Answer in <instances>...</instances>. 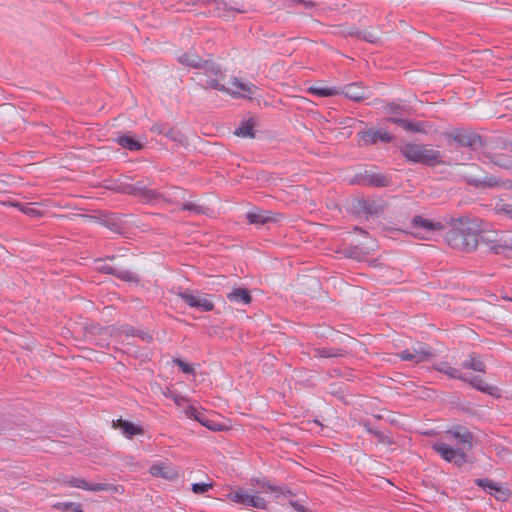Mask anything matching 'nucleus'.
Masks as SVG:
<instances>
[{
    "instance_id": "393cba45",
    "label": "nucleus",
    "mask_w": 512,
    "mask_h": 512,
    "mask_svg": "<svg viewBox=\"0 0 512 512\" xmlns=\"http://www.w3.org/2000/svg\"><path fill=\"white\" fill-rule=\"evenodd\" d=\"M150 474L164 479H173L177 476V472L169 465L164 463L154 464L150 467Z\"/></svg>"
},
{
    "instance_id": "ea45409f",
    "label": "nucleus",
    "mask_w": 512,
    "mask_h": 512,
    "mask_svg": "<svg viewBox=\"0 0 512 512\" xmlns=\"http://www.w3.org/2000/svg\"><path fill=\"white\" fill-rule=\"evenodd\" d=\"M198 422L212 431L220 430V426L216 424L214 421L210 420L204 413L202 414Z\"/></svg>"
},
{
    "instance_id": "e433bc0d",
    "label": "nucleus",
    "mask_w": 512,
    "mask_h": 512,
    "mask_svg": "<svg viewBox=\"0 0 512 512\" xmlns=\"http://www.w3.org/2000/svg\"><path fill=\"white\" fill-rule=\"evenodd\" d=\"M165 136L174 142L183 143L185 141L184 134L176 128H167Z\"/></svg>"
},
{
    "instance_id": "9d476101",
    "label": "nucleus",
    "mask_w": 512,
    "mask_h": 512,
    "mask_svg": "<svg viewBox=\"0 0 512 512\" xmlns=\"http://www.w3.org/2000/svg\"><path fill=\"white\" fill-rule=\"evenodd\" d=\"M402 361H409L414 364L429 361L433 354L426 344H418L411 348H407L398 354Z\"/></svg>"
},
{
    "instance_id": "f8f14e48",
    "label": "nucleus",
    "mask_w": 512,
    "mask_h": 512,
    "mask_svg": "<svg viewBox=\"0 0 512 512\" xmlns=\"http://www.w3.org/2000/svg\"><path fill=\"white\" fill-rule=\"evenodd\" d=\"M209 11L217 17L229 18L236 13H245L243 6H234L226 0H208Z\"/></svg>"
},
{
    "instance_id": "9b49d317",
    "label": "nucleus",
    "mask_w": 512,
    "mask_h": 512,
    "mask_svg": "<svg viewBox=\"0 0 512 512\" xmlns=\"http://www.w3.org/2000/svg\"><path fill=\"white\" fill-rule=\"evenodd\" d=\"M187 305L201 312H209L214 309V304L206 297H202L199 293L191 290L180 291L177 294Z\"/></svg>"
},
{
    "instance_id": "c756f323",
    "label": "nucleus",
    "mask_w": 512,
    "mask_h": 512,
    "mask_svg": "<svg viewBox=\"0 0 512 512\" xmlns=\"http://www.w3.org/2000/svg\"><path fill=\"white\" fill-rule=\"evenodd\" d=\"M117 142L123 148H126L131 151H138L142 149V144L135 140L132 136L129 135H120L117 137Z\"/></svg>"
},
{
    "instance_id": "473e14b6",
    "label": "nucleus",
    "mask_w": 512,
    "mask_h": 512,
    "mask_svg": "<svg viewBox=\"0 0 512 512\" xmlns=\"http://www.w3.org/2000/svg\"><path fill=\"white\" fill-rule=\"evenodd\" d=\"M490 250L495 254L509 256L512 254V243L511 245H508L507 243L498 241L491 245Z\"/></svg>"
},
{
    "instance_id": "5701e85b",
    "label": "nucleus",
    "mask_w": 512,
    "mask_h": 512,
    "mask_svg": "<svg viewBox=\"0 0 512 512\" xmlns=\"http://www.w3.org/2000/svg\"><path fill=\"white\" fill-rule=\"evenodd\" d=\"M226 297L230 302L237 304L247 305L252 301L250 291L246 288H235Z\"/></svg>"
},
{
    "instance_id": "f704fd0d",
    "label": "nucleus",
    "mask_w": 512,
    "mask_h": 512,
    "mask_svg": "<svg viewBox=\"0 0 512 512\" xmlns=\"http://www.w3.org/2000/svg\"><path fill=\"white\" fill-rule=\"evenodd\" d=\"M261 488L263 490H265L266 492L277 493V494H281L283 496H293L294 495V493L288 488H281V487L273 486L269 483H263L261 485Z\"/></svg>"
},
{
    "instance_id": "6ab92c4d",
    "label": "nucleus",
    "mask_w": 512,
    "mask_h": 512,
    "mask_svg": "<svg viewBox=\"0 0 512 512\" xmlns=\"http://www.w3.org/2000/svg\"><path fill=\"white\" fill-rule=\"evenodd\" d=\"M233 91H238L239 95L233 97H251L255 94L257 87L250 82H243L241 79L234 77L231 81V87Z\"/></svg>"
},
{
    "instance_id": "bb28decb",
    "label": "nucleus",
    "mask_w": 512,
    "mask_h": 512,
    "mask_svg": "<svg viewBox=\"0 0 512 512\" xmlns=\"http://www.w3.org/2000/svg\"><path fill=\"white\" fill-rule=\"evenodd\" d=\"M471 185L476 188H494L502 186L503 182L501 179L495 176H489L484 178H473L468 181Z\"/></svg>"
},
{
    "instance_id": "f03ea898",
    "label": "nucleus",
    "mask_w": 512,
    "mask_h": 512,
    "mask_svg": "<svg viewBox=\"0 0 512 512\" xmlns=\"http://www.w3.org/2000/svg\"><path fill=\"white\" fill-rule=\"evenodd\" d=\"M438 372L444 373L451 379H457L468 383L474 389L493 397H500V390L497 386L486 384L480 376L469 377L459 369L451 367L447 362H441L434 366Z\"/></svg>"
},
{
    "instance_id": "f3484780",
    "label": "nucleus",
    "mask_w": 512,
    "mask_h": 512,
    "mask_svg": "<svg viewBox=\"0 0 512 512\" xmlns=\"http://www.w3.org/2000/svg\"><path fill=\"white\" fill-rule=\"evenodd\" d=\"M204 74L206 76V79L202 83V86L204 88L216 89V90L225 92L231 96L239 95L238 91H233L232 89H229L220 83V80L224 77V75L222 74L221 71H220V74H218L217 76L213 75L207 71H204Z\"/></svg>"
},
{
    "instance_id": "2f4dec72",
    "label": "nucleus",
    "mask_w": 512,
    "mask_h": 512,
    "mask_svg": "<svg viewBox=\"0 0 512 512\" xmlns=\"http://www.w3.org/2000/svg\"><path fill=\"white\" fill-rule=\"evenodd\" d=\"M364 183L373 187H385L389 180L382 174H371L364 178Z\"/></svg>"
},
{
    "instance_id": "a19ab883",
    "label": "nucleus",
    "mask_w": 512,
    "mask_h": 512,
    "mask_svg": "<svg viewBox=\"0 0 512 512\" xmlns=\"http://www.w3.org/2000/svg\"><path fill=\"white\" fill-rule=\"evenodd\" d=\"M173 362L181 369V371L185 374H192L194 373V369L193 367L186 363L185 361L179 359V358H175L173 359Z\"/></svg>"
},
{
    "instance_id": "a878e982",
    "label": "nucleus",
    "mask_w": 512,
    "mask_h": 512,
    "mask_svg": "<svg viewBox=\"0 0 512 512\" xmlns=\"http://www.w3.org/2000/svg\"><path fill=\"white\" fill-rule=\"evenodd\" d=\"M462 367L480 373L486 372V365L475 353H471L468 355V357L462 362Z\"/></svg>"
},
{
    "instance_id": "a211bd4d",
    "label": "nucleus",
    "mask_w": 512,
    "mask_h": 512,
    "mask_svg": "<svg viewBox=\"0 0 512 512\" xmlns=\"http://www.w3.org/2000/svg\"><path fill=\"white\" fill-rule=\"evenodd\" d=\"M98 270L106 274H111L117 278L127 282H138V276L126 269L117 268L109 264H104L98 267Z\"/></svg>"
},
{
    "instance_id": "4468645a",
    "label": "nucleus",
    "mask_w": 512,
    "mask_h": 512,
    "mask_svg": "<svg viewBox=\"0 0 512 512\" xmlns=\"http://www.w3.org/2000/svg\"><path fill=\"white\" fill-rule=\"evenodd\" d=\"M64 484L70 487L79 488L87 491L92 492H99V491H110V492H118L120 486H116L113 484H106V483H88L85 479L82 478H68L64 480Z\"/></svg>"
},
{
    "instance_id": "2eb2a0df",
    "label": "nucleus",
    "mask_w": 512,
    "mask_h": 512,
    "mask_svg": "<svg viewBox=\"0 0 512 512\" xmlns=\"http://www.w3.org/2000/svg\"><path fill=\"white\" fill-rule=\"evenodd\" d=\"M449 441H455L457 446L468 451L472 448L473 435L464 426H455L446 432L445 436Z\"/></svg>"
},
{
    "instance_id": "72a5a7b5",
    "label": "nucleus",
    "mask_w": 512,
    "mask_h": 512,
    "mask_svg": "<svg viewBox=\"0 0 512 512\" xmlns=\"http://www.w3.org/2000/svg\"><path fill=\"white\" fill-rule=\"evenodd\" d=\"M55 508L64 512H83L82 505L75 502H59L55 504Z\"/></svg>"
},
{
    "instance_id": "dca6fc26",
    "label": "nucleus",
    "mask_w": 512,
    "mask_h": 512,
    "mask_svg": "<svg viewBox=\"0 0 512 512\" xmlns=\"http://www.w3.org/2000/svg\"><path fill=\"white\" fill-rule=\"evenodd\" d=\"M475 484L479 487H482L490 495H493L497 500L505 501L509 496L508 490L503 489L501 485L490 479H476Z\"/></svg>"
},
{
    "instance_id": "6e6552de",
    "label": "nucleus",
    "mask_w": 512,
    "mask_h": 512,
    "mask_svg": "<svg viewBox=\"0 0 512 512\" xmlns=\"http://www.w3.org/2000/svg\"><path fill=\"white\" fill-rule=\"evenodd\" d=\"M448 137L462 147L477 149L482 146V137L476 132L468 129H455L448 134Z\"/></svg>"
},
{
    "instance_id": "603ef678",
    "label": "nucleus",
    "mask_w": 512,
    "mask_h": 512,
    "mask_svg": "<svg viewBox=\"0 0 512 512\" xmlns=\"http://www.w3.org/2000/svg\"><path fill=\"white\" fill-rule=\"evenodd\" d=\"M174 400H175V402H176V403H178L179 398L175 397V399H174Z\"/></svg>"
},
{
    "instance_id": "49530a36",
    "label": "nucleus",
    "mask_w": 512,
    "mask_h": 512,
    "mask_svg": "<svg viewBox=\"0 0 512 512\" xmlns=\"http://www.w3.org/2000/svg\"><path fill=\"white\" fill-rule=\"evenodd\" d=\"M173 190L175 198H184V196L182 195L183 191L181 189L175 187Z\"/></svg>"
},
{
    "instance_id": "a18cd8bd",
    "label": "nucleus",
    "mask_w": 512,
    "mask_h": 512,
    "mask_svg": "<svg viewBox=\"0 0 512 512\" xmlns=\"http://www.w3.org/2000/svg\"><path fill=\"white\" fill-rule=\"evenodd\" d=\"M166 129L167 128L162 124L153 125L151 128L152 132L157 133V134H164V135H165Z\"/></svg>"
},
{
    "instance_id": "7c9ffc66",
    "label": "nucleus",
    "mask_w": 512,
    "mask_h": 512,
    "mask_svg": "<svg viewBox=\"0 0 512 512\" xmlns=\"http://www.w3.org/2000/svg\"><path fill=\"white\" fill-rule=\"evenodd\" d=\"M354 208L358 213H363L365 215H374L377 213V207L366 199H358Z\"/></svg>"
},
{
    "instance_id": "7ed1b4c3",
    "label": "nucleus",
    "mask_w": 512,
    "mask_h": 512,
    "mask_svg": "<svg viewBox=\"0 0 512 512\" xmlns=\"http://www.w3.org/2000/svg\"><path fill=\"white\" fill-rule=\"evenodd\" d=\"M401 152L407 160L414 163L435 165L441 162V154L439 151L426 148L422 145L407 143L401 148Z\"/></svg>"
},
{
    "instance_id": "ddd939ff",
    "label": "nucleus",
    "mask_w": 512,
    "mask_h": 512,
    "mask_svg": "<svg viewBox=\"0 0 512 512\" xmlns=\"http://www.w3.org/2000/svg\"><path fill=\"white\" fill-rule=\"evenodd\" d=\"M359 145L370 146L378 142L389 143L392 141V136L385 130L369 128L358 133Z\"/></svg>"
},
{
    "instance_id": "37998d69",
    "label": "nucleus",
    "mask_w": 512,
    "mask_h": 512,
    "mask_svg": "<svg viewBox=\"0 0 512 512\" xmlns=\"http://www.w3.org/2000/svg\"><path fill=\"white\" fill-rule=\"evenodd\" d=\"M185 414L188 418H191V419H194L196 421H199V419L201 418L203 412H200L198 411L195 407L193 406H188L185 410Z\"/></svg>"
},
{
    "instance_id": "3c124183",
    "label": "nucleus",
    "mask_w": 512,
    "mask_h": 512,
    "mask_svg": "<svg viewBox=\"0 0 512 512\" xmlns=\"http://www.w3.org/2000/svg\"><path fill=\"white\" fill-rule=\"evenodd\" d=\"M130 333H132V334H133L132 329H131V330H129V331H126V334H130Z\"/></svg>"
},
{
    "instance_id": "cd10ccee",
    "label": "nucleus",
    "mask_w": 512,
    "mask_h": 512,
    "mask_svg": "<svg viewBox=\"0 0 512 512\" xmlns=\"http://www.w3.org/2000/svg\"><path fill=\"white\" fill-rule=\"evenodd\" d=\"M255 122L252 118L242 121L240 126L235 129L234 134L243 138H254L255 137Z\"/></svg>"
},
{
    "instance_id": "79ce46f5",
    "label": "nucleus",
    "mask_w": 512,
    "mask_h": 512,
    "mask_svg": "<svg viewBox=\"0 0 512 512\" xmlns=\"http://www.w3.org/2000/svg\"><path fill=\"white\" fill-rule=\"evenodd\" d=\"M212 488L211 483H194L192 484V491L196 494H203Z\"/></svg>"
},
{
    "instance_id": "c85d7f7f",
    "label": "nucleus",
    "mask_w": 512,
    "mask_h": 512,
    "mask_svg": "<svg viewBox=\"0 0 512 512\" xmlns=\"http://www.w3.org/2000/svg\"><path fill=\"white\" fill-rule=\"evenodd\" d=\"M314 355L321 358L343 357L345 351L339 348L319 347L314 349Z\"/></svg>"
},
{
    "instance_id": "423d86ee",
    "label": "nucleus",
    "mask_w": 512,
    "mask_h": 512,
    "mask_svg": "<svg viewBox=\"0 0 512 512\" xmlns=\"http://www.w3.org/2000/svg\"><path fill=\"white\" fill-rule=\"evenodd\" d=\"M227 498L234 503L247 507L265 509L267 506L265 499L260 495L250 493L248 490L241 488L230 491L227 494Z\"/></svg>"
},
{
    "instance_id": "f257e3e1",
    "label": "nucleus",
    "mask_w": 512,
    "mask_h": 512,
    "mask_svg": "<svg viewBox=\"0 0 512 512\" xmlns=\"http://www.w3.org/2000/svg\"><path fill=\"white\" fill-rule=\"evenodd\" d=\"M451 229L446 234V241L454 249L471 252L479 242L480 233L484 230L483 220L478 217L451 218Z\"/></svg>"
},
{
    "instance_id": "39448f33",
    "label": "nucleus",
    "mask_w": 512,
    "mask_h": 512,
    "mask_svg": "<svg viewBox=\"0 0 512 512\" xmlns=\"http://www.w3.org/2000/svg\"><path fill=\"white\" fill-rule=\"evenodd\" d=\"M432 449L441 456L442 459L460 467L468 462L467 451L459 446L454 447L445 441H438L432 444Z\"/></svg>"
},
{
    "instance_id": "4be33fe9",
    "label": "nucleus",
    "mask_w": 512,
    "mask_h": 512,
    "mask_svg": "<svg viewBox=\"0 0 512 512\" xmlns=\"http://www.w3.org/2000/svg\"><path fill=\"white\" fill-rule=\"evenodd\" d=\"M246 218L250 224L256 225H263L268 222L277 221V219L273 217L271 212L265 210L248 212L246 214Z\"/></svg>"
},
{
    "instance_id": "20e7f679",
    "label": "nucleus",
    "mask_w": 512,
    "mask_h": 512,
    "mask_svg": "<svg viewBox=\"0 0 512 512\" xmlns=\"http://www.w3.org/2000/svg\"><path fill=\"white\" fill-rule=\"evenodd\" d=\"M309 92L320 97L344 94L353 101H361L366 98V90L358 83L348 84L342 89L340 87H310Z\"/></svg>"
},
{
    "instance_id": "1a4fd4ad",
    "label": "nucleus",
    "mask_w": 512,
    "mask_h": 512,
    "mask_svg": "<svg viewBox=\"0 0 512 512\" xmlns=\"http://www.w3.org/2000/svg\"><path fill=\"white\" fill-rule=\"evenodd\" d=\"M410 227L415 229L413 234L419 238H427L431 232L439 231L444 228L443 224L438 221H431L422 216H415L411 219Z\"/></svg>"
},
{
    "instance_id": "58836bf2",
    "label": "nucleus",
    "mask_w": 512,
    "mask_h": 512,
    "mask_svg": "<svg viewBox=\"0 0 512 512\" xmlns=\"http://www.w3.org/2000/svg\"><path fill=\"white\" fill-rule=\"evenodd\" d=\"M14 206H16L20 211H22L23 213H25L26 215H29V216H38L40 215V211L37 210L36 208L30 206V205H24V204H21V203H17V204H14Z\"/></svg>"
},
{
    "instance_id": "412c9836",
    "label": "nucleus",
    "mask_w": 512,
    "mask_h": 512,
    "mask_svg": "<svg viewBox=\"0 0 512 512\" xmlns=\"http://www.w3.org/2000/svg\"><path fill=\"white\" fill-rule=\"evenodd\" d=\"M131 192L141 196L147 202H154L161 197L156 190L147 188L142 182L135 183L131 188Z\"/></svg>"
},
{
    "instance_id": "c9c22d12",
    "label": "nucleus",
    "mask_w": 512,
    "mask_h": 512,
    "mask_svg": "<svg viewBox=\"0 0 512 512\" xmlns=\"http://www.w3.org/2000/svg\"><path fill=\"white\" fill-rule=\"evenodd\" d=\"M400 126L406 131L424 132V126L422 122H412L410 120L404 119V121L400 122Z\"/></svg>"
},
{
    "instance_id": "b1692460",
    "label": "nucleus",
    "mask_w": 512,
    "mask_h": 512,
    "mask_svg": "<svg viewBox=\"0 0 512 512\" xmlns=\"http://www.w3.org/2000/svg\"><path fill=\"white\" fill-rule=\"evenodd\" d=\"M115 428H119L122 430V433L124 436L131 438L135 435H139L143 433V429L140 426H137L133 424L132 422H129L127 420L118 419L116 422H114L113 425Z\"/></svg>"
},
{
    "instance_id": "c03bdc74",
    "label": "nucleus",
    "mask_w": 512,
    "mask_h": 512,
    "mask_svg": "<svg viewBox=\"0 0 512 512\" xmlns=\"http://www.w3.org/2000/svg\"><path fill=\"white\" fill-rule=\"evenodd\" d=\"M402 109L403 107L395 102L388 103L386 106V111L393 115L400 114Z\"/></svg>"
},
{
    "instance_id": "de8ad7c7",
    "label": "nucleus",
    "mask_w": 512,
    "mask_h": 512,
    "mask_svg": "<svg viewBox=\"0 0 512 512\" xmlns=\"http://www.w3.org/2000/svg\"><path fill=\"white\" fill-rule=\"evenodd\" d=\"M388 121H390V122L400 126V122L404 121V119L403 118H398V117H391V118L388 119Z\"/></svg>"
},
{
    "instance_id": "8fccbe9b",
    "label": "nucleus",
    "mask_w": 512,
    "mask_h": 512,
    "mask_svg": "<svg viewBox=\"0 0 512 512\" xmlns=\"http://www.w3.org/2000/svg\"><path fill=\"white\" fill-rule=\"evenodd\" d=\"M504 211L509 215V217L512 219V207L508 206L504 209Z\"/></svg>"
},
{
    "instance_id": "4c0bfd02",
    "label": "nucleus",
    "mask_w": 512,
    "mask_h": 512,
    "mask_svg": "<svg viewBox=\"0 0 512 512\" xmlns=\"http://www.w3.org/2000/svg\"><path fill=\"white\" fill-rule=\"evenodd\" d=\"M181 210L184 211H191L195 214H204L206 211V208L204 206L192 203V202H186L183 203L181 206Z\"/></svg>"
},
{
    "instance_id": "0eeeda50",
    "label": "nucleus",
    "mask_w": 512,
    "mask_h": 512,
    "mask_svg": "<svg viewBox=\"0 0 512 512\" xmlns=\"http://www.w3.org/2000/svg\"><path fill=\"white\" fill-rule=\"evenodd\" d=\"M178 61L188 67L195 69H203L213 75L220 74V68L214 62L201 58L194 52H186L178 57Z\"/></svg>"
},
{
    "instance_id": "09e8293b",
    "label": "nucleus",
    "mask_w": 512,
    "mask_h": 512,
    "mask_svg": "<svg viewBox=\"0 0 512 512\" xmlns=\"http://www.w3.org/2000/svg\"><path fill=\"white\" fill-rule=\"evenodd\" d=\"M366 427H367V431H368V432H370V433L374 434V435H375V436H377L378 438H381V437L383 436L380 432H378V431H376V430H374V429H372V428H370V427H368V426H366Z\"/></svg>"
},
{
    "instance_id": "aec40b11",
    "label": "nucleus",
    "mask_w": 512,
    "mask_h": 512,
    "mask_svg": "<svg viewBox=\"0 0 512 512\" xmlns=\"http://www.w3.org/2000/svg\"><path fill=\"white\" fill-rule=\"evenodd\" d=\"M505 153L488 154V160L496 166L504 169H512V144L506 149Z\"/></svg>"
}]
</instances>
